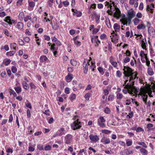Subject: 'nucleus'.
<instances>
[{"label": "nucleus", "mask_w": 155, "mask_h": 155, "mask_svg": "<svg viewBox=\"0 0 155 155\" xmlns=\"http://www.w3.org/2000/svg\"><path fill=\"white\" fill-rule=\"evenodd\" d=\"M40 61L41 62L45 63L47 60H48V59L47 57L44 55H42L40 56Z\"/></svg>", "instance_id": "obj_10"}, {"label": "nucleus", "mask_w": 155, "mask_h": 155, "mask_svg": "<svg viewBox=\"0 0 155 155\" xmlns=\"http://www.w3.org/2000/svg\"><path fill=\"white\" fill-rule=\"evenodd\" d=\"M24 26L23 24L21 22H18L16 26V28L18 29H22Z\"/></svg>", "instance_id": "obj_23"}, {"label": "nucleus", "mask_w": 155, "mask_h": 155, "mask_svg": "<svg viewBox=\"0 0 155 155\" xmlns=\"http://www.w3.org/2000/svg\"><path fill=\"white\" fill-rule=\"evenodd\" d=\"M11 62V60L10 59H7L5 61V64L6 66H7Z\"/></svg>", "instance_id": "obj_59"}, {"label": "nucleus", "mask_w": 155, "mask_h": 155, "mask_svg": "<svg viewBox=\"0 0 155 155\" xmlns=\"http://www.w3.org/2000/svg\"><path fill=\"white\" fill-rule=\"evenodd\" d=\"M113 28L116 32L119 31L120 28V26L117 23H116L114 24Z\"/></svg>", "instance_id": "obj_17"}, {"label": "nucleus", "mask_w": 155, "mask_h": 155, "mask_svg": "<svg viewBox=\"0 0 155 155\" xmlns=\"http://www.w3.org/2000/svg\"><path fill=\"white\" fill-rule=\"evenodd\" d=\"M3 32L4 34L7 36H9V33L7 29H3Z\"/></svg>", "instance_id": "obj_51"}, {"label": "nucleus", "mask_w": 155, "mask_h": 155, "mask_svg": "<svg viewBox=\"0 0 155 155\" xmlns=\"http://www.w3.org/2000/svg\"><path fill=\"white\" fill-rule=\"evenodd\" d=\"M30 85L31 87V89H35L36 88V86L32 82H31L30 84Z\"/></svg>", "instance_id": "obj_56"}, {"label": "nucleus", "mask_w": 155, "mask_h": 155, "mask_svg": "<svg viewBox=\"0 0 155 155\" xmlns=\"http://www.w3.org/2000/svg\"><path fill=\"white\" fill-rule=\"evenodd\" d=\"M139 94L142 96L143 101L144 103H146L148 98V95L146 94L147 92V91L145 89L142 88L139 90Z\"/></svg>", "instance_id": "obj_2"}, {"label": "nucleus", "mask_w": 155, "mask_h": 155, "mask_svg": "<svg viewBox=\"0 0 155 155\" xmlns=\"http://www.w3.org/2000/svg\"><path fill=\"white\" fill-rule=\"evenodd\" d=\"M91 95V94L90 93H87L84 95V97L88 101L89 100V98Z\"/></svg>", "instance_id": "obj_37"}, {"label": "nucleus", "mask_w": 155, "mask_h": 155, "mask_svg": "<svg viewBox=\"0 0 155 155\" xmlns=\"http://www.w3.org/2000/svg\"><path fill=\"white\" fill-rule=\"evenodd\" d=\"M124 97L123 94L120 93H117V99L120 100Z\"/></svg>", "instance_id": "obj_28"}, {"label": "nucleus", "mask_w": 155, "mask_h": 155, "mask_svg": "<svg viewBox=\"0 0 155 155\" xmlns=\"http://www.w3.org/2000/svg\"><path fill=\"white\" fill-rule=\"evenodd\" d=\"M96 17L95 18V20L96 23L97 24H98L99 23L100 21V16L98 15L97 14V15H95Z\"/></svg>", "instance_id": "obj_40"}, {"label": "nucleus", "mask_w": 155, "mask_h": 155, "mask_svg": "<svg viewBox=\"0 0 155 155\" xmlns=\"http://www.w3.org/2000/svg\"><path fill=\"white\" fill-rule=\"evenodd\" d=\"M91 65L90 66V68L91 69L92 71H94V68L96 67V66L95 64L94 63L93 61L91 62Z\"/></svg>", "instance_id": "obj_42"}, {"label": "nucleus", "mask_w": 155, "mask_h": 155, "mask_svg": "<svg viewBox=\"0 0 155 155\" xmlns=\"http://www.w3.org/2000/svg\"><path fill=\"white\" fill-rule=\"evenodd\" d=\"M71 140V136H66L64 139L65 143L67 144H69L70 143Z\"/></svg>", "instance_id": "obj_15"}, {"label": "nucleus", "mask_w": 155, "mask_h": 155, "mask_svg": "<svg viewBox=\"0 0 155 155\" xmlns=\"http://www.w3.org/2000/svg\"><path fill=\"white\" fill-rule=\"evenodd\" d=\"M114 95H110L108 98V100L109 101H112L114 97Z\"/></svg>", "instance_id": "obj_58"}, {"label": "nucleus", "mask_w": 155, "mask_h": 155, "mask_svg": "<svg viewBox=\"0 0 155 155\" xmlns=\"http://www.w3.org/2000/svg\"><path fill=\"white\" fill-rule=\"evenodd\" d=\"M62 3L65 7H67L69 5V2L67 1H63Z\"/></svg>", "instance_id": "obj_62"}, {"label": "nucleus", "mask_w": 155, "mask_h": 155, "mask_svg": "<svg viewBox=\"0 0 155 155\" xmlns=\"http://www.w3.org/2000/svg\"><path fill=\"white\" fill-rule=\"evenodd\" d=\"M11 70L12 72L13 73H15L17 71V68L15 66H12L11 68Z\"/></svg>", "instance_id": "obj_46"}, {"label": "nucleus", "mask_w": 155, "mask_h": 155, "mask_svg": "<svg viewBox=\"0 0 155 155\" xmlns=\"http://www.w3.org/2000/svg\"><path fill=\"white\" fill-rule=\"evenodd\" d=\"M145 41H146V40H145ZM146 41H145V42L143 40H141V46L142 47V48L143 49L146 50Z\"/></svg>", "instance_id": "obj_19"}, {"label": "nucleus", "mask_w": 155, "mask_h": 155, "mask_svg": "<svg viewBox=\"0 0 155 155\" xmlns=\"http://www.w3.org/2000/svg\"><path fill=\"white\" fill-rule=\"evenodd\" d=\"M97 123L99 126L100 127H105V124L104 123L101 122L99 121V120H98L97 121Z\"/></svg>", "instance_id": "obj_35"}, {"label": "nucleus", "mask_w": 155, "mask_h": 155, "mask_svg": "<svg viewBox=\"0 0 155 155\" xmlns=\"http://www.w3.org/2000/svg\"><path fill=\"white\" fill-rule=\"evenodd\" d=\"M125 54H126L127 57H130L131 55V53L128 50H127L126 51V52L124 53Z\"/></svg>", "instance_id": "obj_61"}, {"label": "nucleus", "mask_w": 155, "mask_h": 155, "mask_svg": "<svg viewBox=\"0 0 155 155\" xmlns=\"http://www.w3.org/2000/svg\"><path fill=\"white\" fill-rule=\"evenodd\" d=\"M11 18L10 16H7L5 19V21L8 23L9 25H12V23L10 22L11 21Z\"/></svg>", "instance_id": "obj_22"}, {"label": "nucleus", "mask_w": 155, "mask_h": 155, "mask_svg": "<svg viewBox=\"0 0 155 155\" xmlns=\"http://www.w3.org/2000/svg\"><path fill=\"white\" fill-rule=\"evenodd\" d=\"M140 20L138 19L137 18H135L134 20V23L135 25H138L139 22Z\"/></svg>", "instance_id": "obj_52"}, {"label": "nucleus", "mask_w": 155, "mask_h": 155, "mask_svg": "<svg viewBox=\"0 0 155 155\" xmlns=\"http://www.w3.org/2000/svg\"><path fill=\"white\" fill-rule=\"evenodd\" d=\"M128 15L130 21H131V19L135 16V14L133 11L132 10L128 12Z\"/></svg>", "instance_id": "obj_11"}, {"label": "nucleus", "mask_w": 155, "mask_h": 155, "mask_svg": "<svg viewBox=\"0 0 155 155\" xmlns=\"http://www.w3.org/2000/svg\"><path fill=\"white\" fill-rule=\"evenodd\" d=\"M148 32L150 35L152 36H155V31L153 28L150 27L148 28Z\"/></svg>", "instance_id": "obj_8"}, {"label": "nucleus", "mask_w": 155, "mask_h": 155, "mask_svg": "<svg viewBox=\"0 0 155 155\" xmlns=\"http://www.w3.org/2000/svg\"><path fill=\"white\" fill-rule=\"evenodd\" d=\"M6 152L8 153H12L13 152V150L12 148H8L6 150Z\"/></svg>", "instance_id": "obj_64"}, {"label": "nucleus", "mask_w": 155, "mask_h": 155, "mask_svg": "<svg viewBox=\"0 0 155 155\" xmlns=\"http://www.w3.org/2000/svg\"><path fill=\"white\" fill-rule=\"evenodd\" d=\"M130 61V58L129 57H126L123 60V62L125 63H127L129 62Z\"/></svg>", "instance_id": "obj_39"}, {"label": "nucleus", "mask_w": 155, "mask_h": 155, "mask_svg": "<svg viewBox=\"0 0 155 155\" xmlns=\"http://www.w3.org/2000/svg\"><path fill=\"white\" fill-rule=\"evenodd\" d=\"M51 146L49 145H46L44 147L45 150L46 151L49 150H51Z\"/></svg>", "instance_id": "obj_41"}, {"label": "nucleus", "mask_w": 155, "mask_h": 155, "mask_svg": "<svg viewBox=\"0 0 155 155\" xmlns=\"http://www.w3.org/2000/svg\"><path fill=\"white\" fill-rule=\"evenodd\" d=\"M123 73L126 77L122 86L124 87L122 92L126 94L127 93L133 95H137L139 92V89H137L134 86V80L137 78V73L133 72L132 69L129 67L124 66Z\"/></svg>", "instance_id": "obj_1"}, {"label": "nucleus", "mask_w": 155, "mask_h": 155, "mask_svg": "<svg viewBox=\"0 0 155 155\" xmlns=\"http://www.w3.org/2000/svg\"><path fill=\"white\" fill-rule=\"evenodd\" d=\"M81 127V124L78 119L74 121L71 124V127L74 130L80 128Z\"/></svg>", "instance_id": "obj_3"}, {"label": "nucleus", "mask_w": 155, "mask_h": 155, "mask_svg": "<svg viewBox=\"0 0 155 155\" xmlns=\"http://www.w3.org/2000/svg\"><path fill=\"white\" fill-rule=\"evenodd\" d=\"M126 143L127 146H130L132 145V141L131 140H127L126 141Z\"/></svg>", "instance_id": "obj_48"}, {"label": "nucleus", "mask_w": 155, "mask_h": 155, "mask_svg": "<svg viewBox=\"0 0 155 155\" xmlns=\"http://www.w3.org/2000/svg\"><path fill=\"white\" fill-rule=\"evenodd\" d=\"M23 0H17L16 5L18 6H19L22 5L23 4Z\"/></svg>", "instance_id": "obj_43"}, {"label": "nucleus", "mask_w": 155, "mask_h": 155, "mask_svg": "<svg viewBox=\"0 0 155 155\" xmlns=\"http://www.w3.org/2000/svg\"><path fill=\"white\" fill-rule=\"evenodd\" d=\"M131 99L132 98L126 99L124 101L126 105H129L131 103Z\"/></svg>", "instance_id": "obj_33"}, {"label": "nucleus", "mask_w": 155, "mask_h": 155, "mask_svg": "<svg viewBox=\"0 0 155 155\" xmlns=\"http://www.w3.org/2000/svg\"><path fill=\"white\" fill-rule=\"evenodd\" d=\"M97 69L101 75H103L104 74V72L103 68L101 67H99L97 68Z\"/></svg>", "instance_id": "obj_31"}, {"label": "nucleus", "mask_w": 155, "mask_h": 155, "mask_svg": "<svg viewBox=\"0 0 155 155\" xmlns=\"http://www.w3.org/2000/svg\"><path fill=\"white\" fill-rule=\"evenodd\" d=\"M136 61L134 59V58L133 57V59H131V60L130 64L131 66H133L135 65V64H136Z\"/></svg>", "instance_id": "obj_34"}, {"label": "nucleus", "mask_w": 155, "mask_h": 155, "mask_svg": "<svg viewBox=\"0 0 155 155\" xmlns=\"http://www.w3.org/2000/svg\"><path fill=\"white\" fill-rule=\"evenodd\" d=\"M14 89L17 94L19 93L22 91L21 88L20 86L14 87Z\"/></svg>", "instance_id": "obj_20"}, {"label": "nucleus", "mask_w": 155, "mask_h": 155, "mask_svg": "<svg viewBox=\"0 0 155 155\" xmlns=\"http://www.w3.org/2000/svg\"><path fill=\"white\" fill-rule=\"evenodd\" d=\"M154 8V5L153 4H151L150 6L147 5V11H150V12L152 13L153 8Z\"/></svg>", "instance_id": "obj_13"}, {"label": "nucleus", "mask_w": 155, "mask_h": 155, "mask_svg": "<svg viewBox=\"0 0 155 155\" xmlns=\"http://www.w3.org/2000/svg\"><path fill=\"white\" fill-rule=\"evenodd\" d=\"M147 73L150 76H152L154 74V72L152 68H148L147 69Z\"/></svg>", "instance_id": "obj_18"}, {"label": "nucleus", "mask_w": 155, "mask_h": 155, "mask_svg": "<svg viewBox=\"0 0 155 155\" xmlns=\"http://www.w3.org/2000/svg\"><path fill=\"white\" fill-rule=\"evenodd\" d=\"M15 53V51H10L9 52H7L6 54L7 56H11L13 55Z\"/></svg>", "instance_id": "obj_27"}, {"label": "nucleus", "mask_w": 155, "mask_h": 155, "mask_svg": "<svg viewBox=\"0 0 155 155\" xmlns=\"http://www.w3.org/2000/svg\"><path fill=\"white\" fill-rule=\"evenodd\" d=\"M76 98V95L74 94H71L69 97V98L71 101H72L73 100H74Z\"/></svg>", "instance_id": "obj_30"}, {"label": "nucleus", "mask_w": 155, "mask_h": 155, "mask_svg": "<svg viewBox=\"0 0 155 155\" xmlns=\"http://www.w3.org/2000/svg\"><path fill=\"white\" fill-rule=\"evenodd\" d=\"M96 15H97V14H96V13L95 12H94L93 13L91 14V18L93 20H94V19H95L96 17Z\"/></svg>", "instance_id": "obj_49"}, {"label": "nucleus", "mask_w": 155, "mask_h": 155, "mask_svg": "<svg viewBox=\"0 0 155 155\" xmlns=\"http://www.w3.org/2000/svg\"><path fill=\"white\" fill-rule=\"evenodd\" d=\"M65 79L67 82H70L73 79L72 75L70 73H68L65 77Z\"/></svg>", "instance_id": "obj_14"}, {"label": "nucleus", "mask_w": 155, "mask_h": 155, "mask_svg": "<svg viewBox=\"0 0 155 155\" xmlns=\"http://www.w3.org/2000/svg\"><path fill=\"white\" fill-rule=\"evenodd\" d=\"M37 148L40 151H41L44 150L43 145L42 144H39L37 145Z\"/></svg>", "instance_id": "obj_45"}, {"label": "nucleus", "mask_w": 155, "mask_h": 155, "mask_svg": "<svg viewBox=\"0 0 155 155\" xmlns=\"http://www.w3.org/2000/svg\"><path fill=\"white\" fill-rule=\"evenodd\" d=\"M102 132L106 134H108L111 132L110 131L107 130H102Z\"/></svg>", "instance_id": "obj_53"}, {"label": "nucleus", "mask_w": 155, "mask_h": 155, "mask_svg": "<svg viewBox=\"0 0 155 155\" xmlns=\"http://www.w3.org/2000/svg\"><path fill=\"white\" fill-rule=\"evenodd\" d=\"M98 120H99L101 122L104 123L105 122V120L104 118L103 117L101 116L99 117V118L97 119Z\"/></svg>", "instance_id": "obj_47"}, {"label": "nucleus", "mask_w": 155, "mask_h": 155, "mask_svg": "<svg viewBox=\"0 0 155 155\" xmlns=\"http://www.w3.org/2000/svg\"><path fill=\"white\" fill-rule=\"evenodd\" d=\"M56 44L57 45H56V44L53 43L52 45H51V50L52 51L58 50V45L60 44V42L58 41Z\"/></svg>", "instance_id": "obj_5"}, {"label": "nucleus", "mask_w": 155, "mask_h": 155, "mask_svg": "<svg viewBox=\"0 0 155 155\" xmlns=\"http://www.w3.org/2000/svg\"><path fill=\"white\" fill-rule=\"evenodd\" d=\"M18 42L19 44L20 45H24V41L21 39H18Z\"/></svg>", "instance_id": "obj_50"}, {"label": "nucleus", "mask_w": 155, "mask_h": 155, "mask_svg": "<svg viewBox=\"0 0 155 155\" xmlns=\"http://www.w3.org/2000/svg\"><path fill=\"white\" fill-rule=\"evenodd\" d=\"M31 17L29 15H27L24 17V21L25 22H27L28 20H31Z\"/></svg>", "instance_id": "obj_25"}, {"label": "nucleus", "mask_w": 155, "mask_h": 155, "mask_svg": "<svg viewBox=\"0 0 155 155\" xmlns=\"http://www.w3.org/2000/svg\"><path fill=\"white\" fill-rule=\"evenodd\" d=\"M72 11L73 12V15H76L77 17H80L82 16V12L80 11H78L76 9H72Z\"/></svg>", "instance_id": "obj_6"}, {"label": "nucleus", "mask_w": 155, "mask_h": 155, "mask_svg": "<svg viewBox=\"0 0 155 155\" xmlns=\"http://www.w3.org/2000/svg\"><path fill=\"white\" fill-rule=\"evenodd\" d=\"M110 62L112 65L115 68H116L117 66V64L116 62L111 61Z\"/></svg>", "instance_id": "obj_54"}, {"label": "nucleus", "mask_w": 155, "mask_h": 155, "mask_svg": "<svg viewBox=\"0 0 155 155\" xmlns=\"http://www.w3.org/2000/svg\"><path fill=\"white\" fill-rule=\"evenodd\" d=\"M65 131L63 128H61L57 132V134L59 135H62L65 134Z\"/></svg>", "instance_id": "obj_12"}, {"label": "nucleus", "mask_w": 155, "mask_h": 155, "mask_svg": "<svg viewBox=\"0 0 155 155\" xmlns=\"http://www.w3.org/2000/svg\"><path fill=\"white\" fill-rule=\"evenodd\" d=\"M140 152L143 155H147L148 154V151L143 148H141L140 149Z\"/></svg>", "instance_id": "obj_16"}, {"label": "nucleus", "mask_w": 155, "mask_h": 155, "mask_svg": "<svg viewBox=\"0 0 155 155\" xmlns=\"http://www.w3.org/2000/svg\"><path fill=\"white\" fill-rule=\"evenodd\" d=\"M91 143H96L99 140L98 136H89Z\"/></svg>", "instance_id": "obj_9"}, {"label": "nucleus", "mask_w": 155, "mask_h": 155, "mask_svg": "<svg viewBox=\"0 0 155 155\" xmlns=\"http://www.w3.org/2000/svg\"><path fill=\"white\" fill-rule=\"evenodd\" d=\"M89 62L87 60H84L83 63V67H88L90 65Z\"/></svg>", "instance_id": "obj_26"}, {"label": "nucleus", "mask_w": 155, "mask_h": 155, "mask_svg": "<svg viewBox=\"0 0 155 155\" xmlns=\"http://www.w3.org/2000/svg\"><path fill=\"white\" fill-rule=\"evenodd\" d=\"M130 108V112L129 113V115H127V116L129 117V118H131L133 116V113L132 111L131 110V107H129Z\"/></svg>", "instance_id": "obj_38"}, {"label": "nucleus", "mask_w": 155, "mask_h": 155, "mask_svg": "<svg viewBox=\"0 0 155 155\" xmlns=\"http://www.w3.org/2000/svg\"><path fill=\"white\" fill-rule=\"evenodd\" d=\"M70 63L73 66H75L77 64V62L74 59L71 60Z\"/></svg>", "instance_id": "obj_36"}, {"label": "nucleus", "mask_w": 155, "mask_h": 155, "mask_svg": "<svg viewBox=\"0 0 155 155\" xmlns=\"http://www.w3.org/2000/svg\"><path fill=\"white\" fill-rule=\"evenodd\" d=\"M140 56L141 61L143 62H145V60L148 58L146 54L144 53V51H140Z\"/></svg>", "instance_id": "obj_4"}, {"label": "nucleus", "mask_w": 155, "mask_h": 155, "mask_svg": "<svg viewBox=\"0 0 155 155\" xmlns=\"http://www.w3.org/2000/svg\"><path fill=\"white\" fill-rule=\"evenodd\" d=\"M137 28L138 29H144L145 28V26L144 25L141 24L138 25L137 26Z\"/></svg>", "instance_id": "obj_44"}, {"label": "nucleus", "mask_w": 155, "mask_h": 155, "mask_svg": "<svg viewBox=\"0 0 155 155\" xmlns=\"http://www.w3.org/2000/svg\"><path fill=\"white\" fill-rule=\"evenodd\" d=\"M122 75V73L120 71H117L116 72V76L118 77H120Z\"/></svg>", "instance_id": "obj_60"}, {"label": "nucleus", "mask_w": 155, "mask_h": 155, "mask_svg": "<svg viewBox=\"0 0 155 155\" xmlns=\"http://www.w3.org/2000/svg\"><path fill=\"white\" fill-rule=\"evenodd\" d=\"M16 43H11L10 44V46L11 49H13L15 50H16L15 47Z\"/></svg>", "instance_id": "obj_29"}, {"label": "nucleus", "mask_w": 155, "mask_h": 155, "mask_svg": "<svg viewBox=\"0 0 155 155\" xmlns=\"http://www.w3.org/2000/svg\"><path fill=\"white\" fill-rule=\"evenodd\" d=\"M115 12L114 14V16L117 18H119L121 16V12L118 8L115 7Z\"/></svg>", "instance_id": "obj_7"}, {"label": "nucleus", "mask_w": 155, "mask_h": 155, "mask_svg": "<svg viewBox=\"0 0 155 155\" xmlns=\"http://www.w3.org/2000/svg\"><path fill=\"white\" fill-rule=\"evenodd\" d=\"M22 84L23 87L25 89L27 90L29 88L28 84L26 82L23 81Z\"/></svg>", "instance_id": "obj_21"}, {"label": "nucleus", "mask_w": 155, "mask_h": 155, "mask_svg": "<svg viewBox=\"0 0 155 155\" xmlns=\"http://www.w3.org/2000/svg\"><path fill=\"white\" fill-rule=\"evenodd\" d=\"M105 23L107 27L109 28H111V25L110 22L109 18H108L106 20Z\"/></svg>", "instance_id": "obj_24"}, {"label": "nucleus", "mask_w": 155, "mask_h": 155, "mask_svg": "<svg viewBox=\"0 0 155 155\" xmlns=\"http://www.w3.org/2000/svg\"><path fill=\"white\" fill-rule=\"evenodd\" d=\"M29 6L31 7H34L35 6V3L33 2H28Z\"/></svg>", "instance_id": "obj_57"}, {"label": "nucleus", "mask_w": 155, "mask_h": 155, "mask_svg": "<svg viewBox=\"0 0 155 155\" xmlns=\"http://www.w3.org/2000/svg\"><path fill=\"white\" fill-rule=\"evenodd\" d=\"M138 145L142 146L144 148H147V146L146 144L144 142H139L137 143Z\"/></svg>", "instance_id": "obj_32"}, {"label": "nucleus", "mask_w": 155, "mask_h": 155, "mask_svg": "<svg viewBox=\"0 0 155 155\" xmlns=\"http://www.w3.org/2000/svg\"><path fill=\"white\" fill-rule=\"evenodd\" d=\"M44 37L45 39V40H46L47 41H49L50 40V37L49 36H48L46 35H45L44 36Z\"/></svg>", "instance_id": "obj_63"}, {"label": "nucleus", "mask_w": 155, "mask_h": 155, "mask_svg": "<svg viewBox=\"0 0 155 155\" xmlns=\"http://www.w3.org/2000/svg\"><path fill=\"white\" fill-rule=\"evenodd\" d=\"M99 31V29L98 28H94L92 31V33L93 34H96Z\"/></svg>", "instance_id": "obj_55"}]
</instances>
